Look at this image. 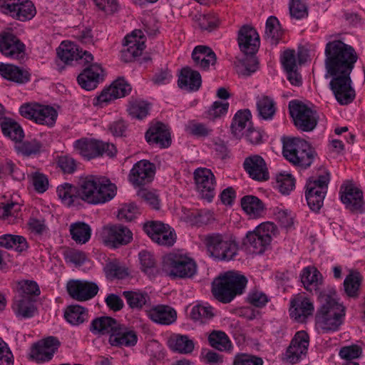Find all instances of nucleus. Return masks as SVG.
Listing matches in <instances>:
<instances>
[{
    "label": "nucleus",
    "mask_w": 365,
    "mask_h": 365,
    "mask_svg": "<svg viewBox=\"0 0 365 365\" xmlns=\"http://www.w3.org/2000/svg\"><path fill=\"white\" fill-rule=\"evenodd\" d=\"M143 230L151 240L160 245L172 246L176 240V234L168 225L152 221L143 225Z\"/></svg>",
    "instance_id": "14"
},
{
    "label": "nucleus",
    "mask_w": 365,
    "mask_h": 365,
    "mask_svg": "<svg viewBox=\"0 0 365 365\" xmlns=\"http://www.w3.org/2000/svg\"><path fill=\"white\" fill-rule=\"evenodd\" d=\"M64 317L66 322L71 325H79L88 320V310L80 305H70L64 311Z\"/></svg>",
    "instance_id": "44"
},
{
    "label": "nucleus",
    "mask_w": 365,
    "mask_h": 365,
    "mask_svg": "<svg viewBox=\"0 0 365 365\" xmlns=\"http://www.w3.org/2000/svg\"><path fill=\"white\" fill-rule=\"evenodd\" d=\"M277 232V228L273 222H264L257 226L254 230L247 233L245 244L252 254L262 255L269 248L272 237Z\"/></svg>",
    "instance_id": "8"
},
{
    "label": "nucleus",
    "mask_w": 365,
    "mask_h": 365,
    "mask_svg": "<svg viewBox=\"0 0 365 365\" xmlns=\"http://www.w3.org/2000/svg\"><path fill=\"white\" fill-rule=\"evenodd\" d=\"M145 312L153 322L163 325L173 324L177 317L175 309L166 305H155L147 309Z\"/></svg>",
    "instance_id": "29"
},
{
    "label": "nucleus",
    "mask_w": 365,
    "mask_h": 365,
    "mask_svg": "<svg viewBox=\"0 0 365 365\" xmlns=\"http://www.w3.org/2000/svg\"><path fill=\"white\" fill-rule=\"evenodd\" d=\"M0 217L9 224L18 223L21 219V205L16 202H1Z\"/></svg>",
    "instance_id": "42"
},
{
    "label": "nucleus",
    "mask_w": 365,
    "mask_h": 365,
    "mask_svg": "<svg viewBox=\"0 0 365 365\" xmlns=\"http://www.w3.org/2000/svg\"><path fill=\"white\" fill-rule=\"evenodd\" d=\"M168 344L173 351L183 354H191L195 348L194 341L187 335H175L169 339Z\"/></svg>",
    "instance_id": "40"
},
{
    "label": "nucleus",
    "mask_w": 365,
    "mask_h": 365,
    "mask_svg": "<svg viewBox=\"0 0 365 365\" xmlns=\"http://www.w3.org/2000/svg\"><path fill=\"white\" fill-rule=\"evenodd\" d=\"M322 307L316 316V326L323 333L337 330L342 322L344 307L338 302L335 294H319Z\"/></svg>",
    "instance_id": "3"
},
{
    "label": "nucleus",
    "mask_w": 365,
    "mask_h": 365,
    "mask_svg": "<svg viewBox=\"0 0 365 365\" xmlns=\"http://www.w3.org/2000/svg\"><path fill=\"white\" fill-rule=\"evenodd\" d=\"M178 86L189 91H197L202 83L201 76L188 67L183 68L178 77Z\"/></svg>",
    "instance_id": "34"
},
{
    "label": "nucleus",
    "mask_w": 365,
    "mask_h": 365,
    "mask_svg": "<svg viewBox=\"0 0 365 365\" xmlns=\"http://www.w3.org/2000/svg\"><path fill=\"white\" fill-rule=\"evenodd\" d=\"M145 36L140 30H135L125 37L122 56L125 61L141 55L145 48Z\"/></svg>",
    "instance_id": "23"
},
{
    "label": "nucleus",
    "mask_w": 365,
    "mask_h": 365,
    "mask_svg": "<svg viewBox=\"0 0 365 365\" xmlns=\"http://www.w3.org/2000/svg\"><path fill=\"white\" fill-rule=\"evenodd\" d=\"M295 186L294 178L289 173H279L276 176V187L279 191L288 195Z\"/></svg>",
    "instance_id": "57"
},
{
    "label": "nucleus",
    "mask_w": 365,
    "mask_h": 365,
    "mask_svg": "<svg viewBox=\"0 0 365 365\" xmlns=\"http://www.w3.org/2000/svg\"><path fill=\"white\" fill-rule=\"evenodd\" d=\"M146 141L151 145L165 148L170 145L171 138L168 127L157 123L150 127L145 133Z\"/></svg>",
    "instance_id": "25"
},
{
    "label": "nucleus",
    "mask_w": 365,
    "mask_h": 365,
    "mask_svg": "<svg viewBox=\"0 0 365 365\" xmlns=\"http://www.w3.org/2000/svg\"><path fill=\"white\" fill-rule=\"evenodd\" d=\"M309 341V336L305 331H298L292 340L283 361L289 364L299 362L307 352Z\"/></svg>",
    "instance_id": "20"
},
{
    "label": "nucleus",
    "mask_w": 365,
    "mask_h": 365,
    "mask_svg": "<svg viewBox=\"0 0 365 365\" xmlns=\"http://www.w3.org/2000/svg\"><path fill=\"white\" fill-rule=\"evenodd\" d=\"M12 309L20 318H31L36 313V307L31 297H16L14 301Z\"/></svg>",
    "instance_id": "38"
},
{
    "label": "nucleus",
    "mask_w": 365,
    "mask_h": 365,
    "mask_svg": "<svg viewBox=\"0 0 365 365\" xmlns=\"http://www.w3.org/2000/svg\"><path fill=\"white\" fill-rule=\"evenodd\" d=\"M273 215L275 219L284 227L288 228L292 226L294 223V216L287 209L276 207L273 209Z\"/></svg>",
    "instance_id": "63"
},
{
    "label": "nucleus",
    "mask_w": 365,
    "mask_h": 365,
    "mask_svg": "<svg viewBox=\"0 0 365 365\" xmlns=\"http://www.w3.org/2000/svg\"><path fill=\"white\" fill-rule=\"evenodd\" d=\"M256 106L259 118L263 120L272 119L276 111L275 103L272 98L266 96H259L257 98Z\"/></svg>",
    "instance_id": "48"
},
{
    "label": "nucleus",
    "mask_w": 365,
    "mask_h": 365,
    "mask_svg": "<svg viewBox=\"0 0 365 365\" xmlns=\"http://www.w3.org/2000/svg\"><path fill=\"white\" fill-rule=\"evenodd\" d=\"M139 214L138 207L133 203H128L123 205L120 207L117 217L120 220L130 222L135 219Z\"/></svg>",
    "instance_id": "61"
},
{
    "label": "nucleus",
    "mask_w": 365,
    "mask_h": 365,
    "mask_svg": "<svg viewBox=\"0 0 365 365\" xmlns=\"http://www.w3.org/2000/svg\"><path fill=\"white\" fill-rule=\"evenodd\" d=\"M196 189L201 197L211 201L215 195L216 180L211 170L198 168L194 172Z\"/></svg>",
    "instance_id": "15"
},
{
    "label": "nucleus",
    "mask_w": 365,
    "mask_h": 365,
    "mask_svg": "<svg viewBox=\"0 0 365 365\" xmlns=\"http://www.w3.org/2000/svg\"><path fill=\"white\" fill-rule=\"evenodd\" d=\"M20 114L35 123L52 127L56 121L58 113L56 110L50 106H44L38 103H25L19 108Z\"/></svg>",
    "instance_id": "12"
},
{
    "label": "nucleus",
    "mask_w": 365,
    "mask_h": 365,
    "mask_svg": "<svg viewBox=\"0 0 365 365\" xmlns=\"http://www.w3.org/2000/svg\"><path fill=\"white\" fill-rule=\"evenodd\" d=\"M228 108L227 102L215 101L206 112L205 117L212 120L221 118L227 113Z\"/></svg>",
    "instance_id": "62"
},
{
    "label": "nucleus",
    "mask_w": 365,
    "mask_h": 365,
    "mask_svg": "<svg viewBox=\"0 0 365 365\" xmlns=\"http://www.w3.org/2000/svg\"><path fill=\"white\" fill-rule=\"evenodd\" d=\"M60 346V342L54 336L43 339L31 348L29 354L30 358L37 363L49 361Z\"/></svg>",
    "instance_id": "18"
},
{
    "label": "nucleus",
    "mask_w": 365,
    "mask_h": 365,
    "mask_svg": "<svg viewBox=\"0 0 365 365\" xmlns=\"http://www.w3.org/2000/svg\"><path fill=\"white\" fill-rule=\"evenodd\" d=\"M127 110L132 118L142 120L149 114L150 105L143 100H134L130 101Z\"/></svg>",
    "instance_id": "54"
},
{
    "label": "nucleus",
    "mask_w": 365,
    "mask_h": 365,
    "mask_svg": "<svg viewBox=\"0 0 365 365\" xmlns=\"http://www.w3.org/2000/svg\"><path fill=\"white\" fill-rule=\"evenodd\" d=\"M314 310L313 302L304 294H297L290 300L289 314L299 322H304Z\"/></svg>",
    "instance_id": "22"
},
{
    "label": "nucleus",
    "mask_w": 365,
    "mask_h": 365,
    "mask_svg": "<svg viewBox=\"0 0 365 365\" xmlns=\"http://www.w3.org/2000/svg\"><path fill=\"white\" fill-rule=\"evenodd\" d=\"M339 194L341 201L349 210L359 212L365 210L362 191L351 182H344L340 187Z\"/></svg>",
    "instance_id": "16"
},
{
    "label": "nucleus",
    "mask_w": 365,
    "mask_h": 365,
    "mask_svg": "<svg viewBox=\"0 0 365 365\" xmlns=\"http://www.w3.org/2000/svg\"><path fill=\"white\" fill-rule=\"evenodd\" d=\"M0 76L4 78L19 84L26 83L29 81L27 71L17 66L0 62Z\"/></svg>",
    "instance_id": "32"
},
{
    "label": "nucleus",
    "mask_w": 365,
    "mask_h": 365,
    "mask_svg": "<svg viewBox=\"0 0 365 365\" xmlns=\"http://www.w3.org/2000/svg\"><path fill=\"white\" fill-rule=\"evenodd\" d=\"M139 259L142 271L148 276L153 277L158 273L156 261L153 254L143 250L139 253Z\"/></svg>",
    "instance_id": "53"
},
{
    "label": "nucleus",
    "mask_w": 365,
    "mask_h": 365,
    "mask_svg": "<svg viewBox=\"0 0 365 365\" xmlns=\"http://www.w3.org/2000/svg\"><path fill=\"white\" fill-rule=\"evenodd\" d=\"M251 113L249 110H239L233 118L231 128L233 134L237 137H242L247 131L248 140L252 143H257L259 140V133L256 130H250Z\"/></svg>",
    "instance_id": "21"
},
{
    "label": "nucleus",
    "mask_w": 365,
    "mask_h": 365,
    "mask_svg": "<svg viewBox=\"0 0 365 365\" xmlns=\"http://www.w3.org/2000/svg\"><path fill=\"white\" fill-rule=\"evenodd\" d=\"M117 187L105 177L90 175L78 182L79 199L90 205L104 204L116 195Z\"/></svg>",
    "instance_id": "2"
},
{
    "label": "nucleus",
    "mask_w": 365,
    "mask_h": 365,
    "mask_svg": "<svg viewBox=\"0 0 365 365\" xmlns=\"http://www.w3.org/2000/svg\"><path fill=\"white\" fill-rule=\"evenodd\" d=\"M246 277L235 272H227L216 278L212 282L214 297L222 303H229L238 294H242L246 287Z\"/></svg>",
    "instance_id": "4"
},
{
    "label": "nucleus",
    "mask_w": 365,
    "mask_h": 365,
    "mask_svg": "<svg viewBox=\"0 0 365 365\" xmlns=\"http://www.w3.org/2000/svg\"><path fill=\"white\" fill-rule=\"evenodd\" d=\"M69 296L78 302H85L93 298L98 292V286L86 280L71 279L66 284Z\"/></svg>",
    "instance_id": "19"
},
{
    "label": "nucleus",
    "mask_w": 365,
    "mask_h": 365,
    "mask_svg": "<svg viewBox=\"0 0 365 365\" xmlns=\"http://www.w3.org/2000/svg\"><path fill=\"white\" fill-rule=\"evenodd\" d=\"M361 284V276L357 272H351L344 281V289L350 297H356L359 294Z\"/></svg>",
    "instance_id": "52"
},
{
    "label": "nucleus",
    "mask_w": 365,
    "mask_h": 365,
    "mask_svg": "<svg viewBox=\"0 0 365 365\" xmlns=\"http://www.w3.org/2000/svg\"><path fill=\"white\" fill-rule=\"evenodd\" d=\"M244 168L250 177L262 181L269 178V173L264 159L257 155L247 158L243 163Z\"/></svg>",
    "instance_id": "27"
},
{
    "label": "nucleus",
    "mask_w": 365,
    "mask_h": 365,
    "mask_svg": "<svg viewBox=\"0 0 365 365\" xmlns=\"http://www.w3.org/2000/svg\"><path fill=\"white\" fill-rule=\"evenodd\" d=\"M0 11L21 21L30 20L36 14V9L30 0H0Z\"/></svg>",
    "instance_id": "13"
},
{
    "label": "nucleus",
    "mask_w": 365,
    "mask_h": 365,
    "mask_svg": "<svg viewBox=\"0 0 365 365\" xmlns=\"http://www.w3.org/2000/svg\"><path fill=\"white\" fill-rule=\"evenodd\" d=\"M246 55L235 63L237 73L242 76H249L258 68V61L256 57Z\"/></svg>",
    "instance_id": "50"
},
{
    "label": "nucleus",
    "mask_w": 365,
    "mask_h": 365,
    "mask_svg": "<svg viewBox=\"0 0 365 365\" xmlns=\"http://www.w3.org/2000/svg\"><path fill=\"white\" fill-rule=\"evenodd\" d=\"M97 235L100 240L110 248L126 245L133 240L131 230L120 224L103 226L98 231Z\"/></svg>",
    "instance_id": "11"
},
{
    "label": "nucleus",
    "mask_w": 365,
    "mask_h": 365,
    "mask_svg": "<svg viewBox=\"0 0 365 365\" xmlns=\"http://www.w3.org/2000/svg\"><path fill=\"white\" fill-rule=\"evenodd\" d=\"M0 247L14 249L19 252L26 250L29 247L26 238L21 235L6 234L0 236Z\"/></svg>",
    "instance_id": "47"
},
{
    "label": "nucleus",
    "mask_w": 365,
    "mask_h": 365,
    "mask_svg": "<svg viewBox=\"0 0 365 365\" xmlns=\"http://www.w3.org/2000/svg\"><path fill=\"white\" fill-rule=\"evenodd\" d=\"M56 192L61 202L67 206L72 205L77 199H79L78 186L76 187L69 183L58 186Z\"/></svg>",
    "instance_id": "49"
},
{
    "label": "nucleus",
    "mask_w": 365,
    "mask_h": 365,
    "mask_svg": "<svg viewBox=\"0 0 365 365\" xmlns=\"http://www.w3.org/2000/svg\"><path fill=\"white\" fill-rule=\"evenodd\" d=\"M161 269L171 279L190 278L197 272V264L185 255L170 253L163 257Z\"/></svg>",
    "instance_id": "6"
},
{
    "label": "nucleus",
    "mask_w": 365,
    "mask_h": 365,
    "mask_svg": "<svg viewBox=\"0 0 365 365\" xmlns=\"http://www.w3.org/2000/svg\"><path fill=\"white\" fill-rule=\"evenodd\" d=\"M69 230L72 239L77 244H86L91 236V228L85 222H78L72 223L70 225Z\"/></svg>",
    "instance_id": "46"
},
{
    "label": "nucleus",
    "mask_w": 365,
    "mask_h": 365,
    "mask_svg": "<svg viewBox=\"0 0 365 365\" xmlns=\"http://www.w3.org/2000/svg\"><path fill=\"white\" fill-rule=\"evenodd\" d=\"M138 341V336L135 331L119 324L117 328L109 336V343L113 346L131 347L134 346Z\"/></svg>",
    "instance_id": "30"
},
{
    "label": "nucleus",
    "mask_w": 365,
    "mask_h": 365,
    "mask_svg": "<svg viewBox=\"0 0 365 365\" xmlns=\"http://www.w3.org/2000/svg\"><path fill=\"white\" fill-rule=\"evenodd\" d=\"M118 324L111 317H103L94 319L91 324V331L95 334H109L114 332Z\"/></svg>",
    "instance_id": "43"
},
{
    "label": "nucleus",
    "mask_w": 365,
    "mask_h": 365,
    "mask_svg": "<svg viewBox=\"0 0 365 365\" xmlns=\"http://www.w3.org/2000/svg\"><path fill=\"white\" fill-rule=\"evenodd\" d=\"M210 344L220 351H229L232 343L227 335L221 331H213L208 337Z\"/></svg>",
    "instance_id": "55"
},
{
    "label": "nucleus",
    "mask_w": 365,
    "mask_h": 365,
    "mask_svg": "<svg viewBox=\"0 0 365 365\" xmlns=\"http://www.w3.org/2000/svg\"><path fill=\"white\" fill-rule=\"evenodd\" d=\"M281 62L285 71H289L298 68V64L302 63L299 56L297 58L294 51L287 50L285 51L281 57Z\"/></svg>",
    "instance_id": "60"
},
{
    "label": "nucleus",
    "mask_w": 365,
    "mask_h": 365,
    "mask_svg": "<svg viewBox=\"0 0 365 365\" xmlns=\"http://www.w3.org/2000/svg\"><path fill=\"white\" fill-rule=\"evenodd\" d=\"M0 127L4 135L14 142H21L24 138V133L18 122L10 118L0 120Z\"/></svg>",
    "instance_id": "39"
},
{
    "label": "nucleus",
    "mask_w": 365,
    "mask_h": 365,
    "mask_svg": "<svg viewBox=\"0 0 365 365\" xmlns=\"http://www.w3.org/2000/svg\"><path fill=\"white\" fill-rule=\"evenodd\" d=\"M304 289L312 292H317L322 282V276L314 267H304L300 274Z\"/></svg>",
    "instance_id": "36"
},
{
    "label": "nucleus",
    "mask_w": 365,
    "mask_h": 365,
    "mask_svg": "<svg viewBox=\"0 0 365 365\" xmlns=\"http://www.w3.org/2000/svg\"><path fill=\"white\" fill-rule=\"evenodd\" d=\"M41 148L42 144L36 139L25 141L16 146L17 152L26 156L36 155L40 153Z\"/></svg>",
    "instance_id": "58"
},
{
    "label": "nucleus",
    "mask_w": 365,
    "mask_h": 365,
    "mask_svg": "<svg viewBox=\"0 0 365 365\" xmlns=\"http://www.w3.org/2000/svg\"><path fill=\"white\" fill-rule=\"evenodd\" d=\"M241 206L244 212L250 217H262L266 210L264 203L255 195H245L241 199Z\"/></svg>",
    "instance_id": "33"
},
{
    "label": "nucleus",
    "mask_w": 365,
    "mask_h": 365,
    "mask_svg": "<svg viewBox=\"0 0 365 365\" xmlns=\"http://www.w3.org/2000/svg\"><path fill=\"white\" fill-rule=\"evenodd\" d=\"M104 71L97 63L92 64L86 68L77 78L81 87L86 91L94 90L98 83L103 80Z\"/></svg>",
    "instance_id": "26"
},
{
    "label": "nucleus",
    "mask_w": 365,
    "mask_h": 365,
    "mask_svg": "<svg viewBox=\"0 0 365 365\" xmlns=\"http://www.w3.org/2000/svg\"><path fill=\"white\" fill-rule=\"evenodd\" d=\"M110 86L116 98L125 96L131 91L130 85L123 78H118Z\"/></svg>",
    "instance_id": "64"
},
{
    "label": "nucleus",
    "mask_w": 365,
    "mask_h": 365,
    "mask_svg": "<svg viewBox=\"0 0 365 365\" xmlns=\"http://www.w3.org/2000/svg\"><path fill=\"white\" fill-rule=\"evenodd\" d=\"M289 110L298 129L309 132L317 126L319 118L317 113L307 105L298 101H291L289 103Z\"/></svg>",
    "instance_id": "10"
},
{
    "label": "nucleus",
    "mask_w": 365,
    "mask_h": 365,
    "mask_svg": "<svg viewBox=\"0 0 365 365\" xmlns=\"http://www.w3.org/2000/svg\"><path fill=\"white\" fill-rule=\"evenodd\" d=\"M282 153L291 163L302 168L310 166L316 153L310 145L300 138L284 137Z\"/></svg>",
    "instance_id": "5"
},
{
    "label": "nucleus",
    "mask_w": 365,
    "mask_h": 365,
    "mask_svg": "<svg viewBox=\"0 0 365 365\" xmlns=\"http://www.w3.org/2000/svg\"><path fill=\"white\" fill-rule=\"evenodd\" d=\"M283 31L281 29L278 19L274 16H269L266 21L265 37L272 44H277L282 36Z\"/></svg>",
    "instance_id": "51"
},
{
    "label": "nucleus",
    "mask_w": 365,
    "mask_h": 365,
    "mask_svg": "<svg viewBox=\"0 0 365 365\" xmlns=\"http://www.w3.org/2000/svg\"><path fill=\"white\" fill-rule=\"evenodd\" d=\"M324 54V76L331 78L329 88L340 105L349 104L356 96L350 73L357 61V54L352 46L339 39L329 41Z\"/></svg>",
    "instance_id": "1"
},
{
    "label": "nucleus",
    "mask_w": 365,
    "mask_h": 365,
    "mask_svg": "<svg viewBox=\"0 0 365 365\" xmlns=\"http://www.w3.org/2000/svg\"><path fill=\"white\" fill-rule=\"evenodd\" d=\"M330 181L329 173L323 170L317 176H312L305 185V197L310 209L319 211L323 206L328 185Z\"/></svg>",
    "instance_id": "9"
},
{
    "label": "nucleus",
    "mask_w": 365,
    "mask_h": 365,
    "mask_svg": "<svg viewBox=\"0 0 365 365\" xmlns=\"http://www.w3.org/2000/svg\"><path fill=\"white\" fill-rule=\"evenodd\" d=\"M123 295L132 309L142 310L148 307L150 304V297L145 291H125Z\"/></svg>",
    "instance_id": "37"
},
{
    "label": "nucleus",
    "mask_w": 365,
    "mask_h": 365,
    "mask_svg": "<svg viewBox=\"0 0 365 365\" xmlns=\"http://www.w3.org/2000/svg\"><path fill=\"white\" fill-rule=\"evenodd\" d=\"M155 166L146 160L137 162L130 170V182L135 187L150 182L154 176Z\"/></svg>",
    "instance_id": "24"
},
{
    "label": "nucleus",
    "mask_w": 365,
    "mask_h": 365,
    "mask_svg": "<svg viewBox=\"0 0 365 365\" xmlns=\"http://www.w3.org/2000/svg\"><path fill=\"white\" fill-rule=\"evenodd\" d=\"M289 14L292 18L302 19L308 16V8L302 0H289Z\"/></svg>",
    "instance_id": "59"
},
{
    "label": "nucleus",
    "mask_w": 365,
    "mask_h": 365,
    "mask_svg": "<svg viewBox=\"0 0 365 365\" xmlns=\"http://www.w3.org/2000/svg\"><path fill=\"white\" fill-rule=\"evenodd\" d=\"M192 58L195 65L203 70L214 66L217 60L215 52L206 46H195L192 53Z\"/></svg>",
    "instance_id": "31"
},
{
    "label": "nucleus",
    "mask_w": 365,
    "mask_h": 365,
    "mask_svg": "<svg viewBox=\"0 0 365 365\" xmlns=\"http://www.w3.org/2000/svg\"><path fill=\"white\" fill-rule=\"evenodd\" d=\"M205 244L210 256L217 261H230L238 253V244L230 235L219 233L208 235Z\"/></svg>",
    "instance_id": "7"
},
{
    "label": "nucleus",
    "mask_w": 365,
    "mask_h": 365,
    "mask_svg": "<svg viewBox=\"0 0 365 365\" xmlns=\"http://www.w3.org/2000/svg\"><path fill=\"white\" fill-rule=\"evenodd\" d=\"M58 57L65 63L76 61L81 56L77 45L69 41H63L57 48Z\"/></svg>",
    "instance_id": "41"
},
{
    "label": "nucleus",
    "mask_w": 365,
    "mask_h": 365,
    "mask_svg": "<svg viewBox=\"0 0 365 365\" xmlns=\"http://www.w3.org/2000/svg\"><path fill=\"white\" fill-rule=\"evenodd\" d=\"M190 315L195 322L204 324L213 317L214 312L212 307L208 303L201 302L192 307Z\"/></svg>",
    "instance_id": "45"
},
{
    "label": "nucleus",
    "mask_w": 365,
    "mask_h": 365,
    "mask_svg": "<svg viewBox=\"0 0 365 365\" xmlns=\"http://www.w3.org/2000/svg\"><path fill=\"white\" fill-rule=\"evenodd\" d=\"M26 46L11 31L0 34V52L7 58L19 59L25 54Z\"/></svg>",
    "instance_id": "17"
},
{
    "label": "nucleus",
    "mask_w": 365,
    "mask_h": 365,
    "mask_svg": "<svg viewBox=\"0 0 365 365\" xmlns=\"http://www.w3.org/2000/svg\"><path fill=\"white\" fill-rule=\"evenodd\" d=\"M238 44L245 54L255 53L259 46V37L256 30L250 26L242 27L238 33Z\"/></svg>",
    "instance_id": "28"
},
{
    "label": "nucleus",
    "mask_w": 365,
    "mask_h": 365,
    "mask_svg": "<svg viewBox=\"0 0 365 365\" xmlns=\"http://www.w3.org/2000/svg\"><path fill=\"white\" fill-rule=\"evenodd\" d=\"M74 150L82 157L91 159L99 156L98 140L93 138H82L73 144Z\"/></svg>",
    "instance_id": "35"
},
{
    "label": "nucleus",
    "mask_w": 365,
    "mask_h": 365,
    "mask_svg": "<svg viewBox=\"0 0 365 365\" xmlns=\"http://www.w3.org/2000/svg\"><path fill=\"white\" fill-rule=\"evenodd\" d=\"M17 292L21 297H31L40 294L37 283L33 280H21L17 283Z\"/></svg>",
    "instance_id": "56"
}]
</instances>
